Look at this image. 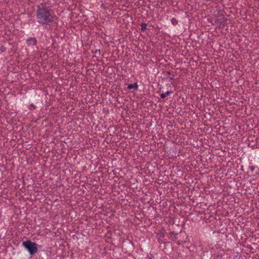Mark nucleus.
Segmentation results:
<instances>
[{"label": "nucleus", "mask_w": 259, "mask_h": 259, "mask_svg": "<svg viewBox=\"0 0 259 259\" xmlns=\"http://www.w3.org/2000/svg\"><path fill=\"white\" fill-rule=\"evenodd\" d=\"M36 8L35 14L37 22L42 25H50L56 17L51 9L45 3H40Z\"/></svg>", "instance_id": "f257e3e1"}, {"label": "nucleus", "mask_w": 259, "mask_h": 259, "mask_svg": "<svg viewBox=\"0 0 259 259\" xmlns=\"http://www.w3.org/2000/svg\"><path fill=\"white\" fill-rule=\"evenodd\" d=\"M22 245L28 251L29 253L33 255L37 251V244L30 240H26L22 243Z\"/></svg>", "instance_id": "f03ea898"}, {"label": "nucleus", "mask_w": 259, "mask_h": 259, "mask_svg": "<svg viewBox=\"0 0 259 259\" xmlns=\"http://www.w3.org/2000/svg\"><path fill=\"white\" fill-rule=\"evenodd\" d=\"M37 40L35 37H29L26 40V44L28 46H34Z\"/></svg>", "instance_id": "7ed1b4c3"}, {"label": "nucleus", "mask_w": 259, "mask_h": 259, "mask_svg": "<svg viewBox=\"0 0 259 259\" xmlns=\"http://www.w3.org/2000/svg\"><path fill=\"white\" fill-rule=\"evenodd\" d=\"M138 88V85L137 82H135L133 84H128L127 86V88L130 90L133 89H137Z\"/></svg>", "instance_id": "20e7f679"}, {"label": "nucleus", "mask_w": 259, "mask_h": 259, "mask_svg": "<svg viewBox=\"0 0 259 259\" xmlns=\"http://www.w3.org/2000/svg\"><path fill=\"white\" fill-rule=\"evenodd\" d=\"M172 93L171 91H167L165 93H162L160 94V97L162 99H164L165 98L166 96L169 95Z\"/></svg>", "instance_id": "39448f33"}, {"label": "nucleus", "mask_w": 259, "mask_h": 259, "mask_svg": "<svg viewBox=\"0 0 259 259\" xmlns=\"http://www.w3.org/2000/svg\"><path fill=\"white\" fill-rule=\"evenodd\" d=\"M141 28L143 31H145L147 29V24L144 23H142L141 24Z\"/></svg>", "instance_id": "423d86ee"}, {"label": "nucleus", "mask_w": 259, "mask_h": 259, "mask_svg": "<svg viewBox=\"0 0 259 259\" xmlns=\"http://www.w3.org/2000/svg\"><path fill=\"white\" fill-rule=\"evenodd\" d=\"M171 22L174 25H176L178 24V21L175 18H172L171 19Z\"/></svg>", "instance_id": "0eeeda50"}, {"label": "nucleus", "mask_w": 259, "mask_h": 259, "mask_svg": "<svg viewBox=\"0 0 259 259\" xmlns=\"http://www.w3.org/2000/svg\"><path fill=\"white\" fill-rule=\"evenodd\" d=\"M214 259H221L222 256L219 254H214L213 256Z\"/></svg>", "instance_id": "6e6552de"}, {"label": "nucleus", "mask_w": 259, "mask_h": 259, "mask_svg": "<svg viewBox=\"0 0 259 259\" xmlns=\"http://www.w3.org/2000/svg\"><path fill=\"white\" fill-rule=\"evenodd\" d=\"M250 170H251L252 171H253L254 170V167H253V166H251V167H250Z\"/></svg>", "instance_id": "1a4fd4ad"}, {"label": "nucleus", "mask_w": 259, "mask_h": 259, "mask_svg": "<svg viewBox=\"0 0 259 259\" xmlns=\"http://www.w3.org/2000/svg\"><path fill=\"white\" fill-rule=\"evenodd\" d=\"M2 217V214H1V213L0 212V219Z\"/></svg>", "instance_id": "9d476101"}, {"label": "nucleus", "mask_w": 259, "mask_h": 259, "mask_svg": "<svg viewBox=\"0 0 259 259\" xmlns=\"http://www.w3.org/2000/svg\"><path fill=\"white\" fill-rule=\"evenodd\" d=\"M167 74H170V72L169 71V72H167Z\"/></svg>", "instance_id": "9b49d317"}, {"label": "nucleus", "mask_w": 259, "mask_h": 259, "mask_svg": "<svg viewBox=\"0 0 259 259\" xmlns=\"http://www.w3.org/2000/svg\"><path fill=\"white\" fill-rule=\"evenodd\" d=\"M220 24H223V25H224V23H222V22L220 23Z\"/></svg>", "instance_id": "f8f14e48"}]
</instances>
